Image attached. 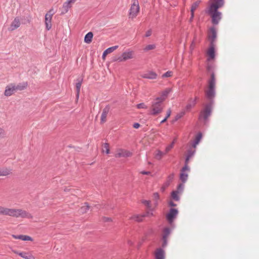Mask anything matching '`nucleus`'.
<instances>
[{
    "instance_id": "1",
    "label": "nucleus",
    "mask_w": 259,
    "mask_h": 259,
    "mask_svg": "<svg viewBox=\"0 0 259 259\" xmlns=\"http://www.w3.org/2000/svg\"><path fill=\"white\" fill-rule=\"evenodd\" d=\"M224 0H210L208 13L212 18V22L214 24H218L221 19V13L218 9L224 5Z\"/></svg>"
},
{
    "instance_id": "2",
    "label": "nucleus",
    "mask_w": 259,
    "mask_h": 259,
    "mask_svg": "<svg viewBox=\"0 0 259 259\" xmlns=\"http://www.w3.org/2000/svg\"><path fill=\"white\" fill-rule=\"evenodd\" d=\"M4 215L14 218H31L30 213L22 209H14L5 207Z\"/></svg>"
},
{
    "instance_id": "3",
    "label": "nucleus",
    "mask_w": 259,
    "mask_h": 259,
    "mask_svg": "<svg viewBox=\"0 0 259 259\" xmlns=\"http://www.w3.org/2000/svg\"><path fill=\"white\" fill-rule=\"evenodd\" d=\"M215 85V78L214 74L213 72L211 74V77L208 81V86L205 91L206 97L209 99H212L214 97L215 92L214 88Z\"/></svg>"
},
{
    "instance_id": "4",
    "label": "nucleus",
    "mask_w": 259,
    "mask_h": 259,
    "mask_svg": "<svg viewBox=\"0 0 259 259\" xmlns=\"http://www.w3.org/2000/svg\"><path fill=\"white\" fill-rule=\"evenodd\" d=\"M162 103V102L156 98L153 101L151 107V114L152 115H156L161 112L163 109Z\"/></svg>"
},
{
    "instance_id": "5",
    "label": "nucleus",
    "mask_w": 259,
    "mask_h": 259,
    "mask_svg": "<svg viewBox=\"0 0 259 259\" xmlns=\"http://www.w3.org/2000/svg\"><path fill=\"white\" fill-rule=\"evenodd\" d=\"M190 157V156H188L187 157V158L186 159V165L183 168L182 170H181V174H180V179H181V181L184 183L187 181V180L188 179V171H189V168L188 167L187 163L189 160Z\"/></svg>"
},
{
    "instance_id": "6",
    "label": "nucleus",
    "mask_w": 259,
    "mask_h": 259,
    "mask_svg": "<svg viewBox=\"0 0 259 259\" xmlns=\"http://www.w3.org/2000/svg\"><path fill=\"white\" fill-rule=\"evenodd\" d=\"M140 7L138 0H134L131 7V18H135L139 13Z\"/></svg>"
},
{
    "instance_id": "7",
    "label": "nucleus",
    "mask_w": 259,
    "mask_h": 259,
    "mask_svg": "<svg viewBox=\"0 0 259 259\" xmlns=\"http://www.w3.org/2000/svg\"><path fill=\"white\" fill-rule=\"evenodd\" d=\"M207 61L210 62L215 58L214 45H210L207 51Z\"/></svg>"
},
{
    "instance_id": "8",
    "label": "nucleus",
    "mask_w": 259,
    "mask_h": 259,
    "mask_svg": "<svg viewBox=\"0 0 259 259\" xmlns=\"http://www.w3.org/2000/svg\"><path fill=\"white\" fill-rule=\"evenodd\" d=\"M171 92V88H166L163 91H161L159 93V97H157L156 99L161 101V102H163L168 97V94Z\"/></svg>"
},
{
    "instance_id": "9",
    "label": "nucleus",
    "mask_w": 259,
    "mask_h": 259,
    "mask_svg": "<svg viewBox=\"0 0 259 259\" xmlns=\"http://www.w3.org/2000/svg\"><path fill=\"white\" fill-rule=\"evenodd\" d=\"M153 215L152 212H150L149 211H147L146 213L144 214H138L134 215L132 218L133 220L135 221L140 222L143 221L144 218L146 217H151Z\"/></svg>"
},
{
    "instance_id": "10",
    "label": "nucleus",
    "mask_w": 259,
    "mask_h": 259,
    "mask_svg": "<svg viewBox=\"0 0 259 259\" xmlns=\"http://www.w3.org/2000/svg\"><path fill=\"white\" fill-rule=\"evenodd\" d=\"M208 37L209 40L210 41V45H214V42L217 37V32L214 28L210 29Z\"/></svg>"
},
{
    "instance_id": "11",
    "label": "nucleus",
    "mask_w": 259,
    "mask_h": 259,
    "mask_svg": "<svg viewBox=\"0 0 259 259\" xmlns=\"http://www.w3.org/2000/svg\"><path fill=\"white\" fill-rule=\"evenodd\" d=\"M16 90L15 89V84L11 83L8 85L5 91V95L6 96H10L14 94V93L16 92Z\"/></svg>"
},
{
    "instance_id": "12",
    "label": "nucleus",
    "mask_w": 259,
    "mask_h": 259,
    "mask_svg": "<svg viewBox=\"0 0 259 259\" xmlns=\"http://www.w3.org/2000/svg\"><path fill=\"white\" fill-rule=\"evenodd\" d=\"M110 107L109 105H107L103 110V112L101 116V123H104L106 121V118L107 115L110 111Z\"/></svg>"
},
{
    "instance_id": "13",
    "label": "nucleus",
    "mask_w": 259,
    "mask_h": 259,
    "mask_svg": "<svg viewBox=\"0 0 259 259\" xmlns=\"http://www.w3.org/2000/svg\"><path fill=\"white\" fill-rule=\"evenodd\" d=\"M200 4V1H197L195 2H194L191 7V17L190 18V21H192L194 17V12L198 8L199 5Z\"/></svg>"
},
{
    "instance_id": "14",
    "label": "nucleus",
    "mask_w": 259,
    "mask_h": 259,
    "mask_svg": "<svg viewBox=\"0 0 259 259\" xmlns=\"http://www.w3.org/2000/svg\"><path fill=\"white\" fill-rule=\"evenodd\" d=\"M130 58V52H125L121 56H115L113 59L114 61L122 62Z\"/></svg>"
},
{
    "instance_id": "15",
    "label": "nucleus",
    "mask_w": 259,
    "mask_h": 259,
    "mask_svg": "<svg viewBox=\"0 0 259 259\" xmlns=\"http://www.w3.org/2000/svg\"><path fill=\"white\" fill-rule=\"evenodd\" d=\"M53 13L49 14L47 13L45 16V24L46 29L49 30L52 27L51 20Z\"/></svg>"
},
{
    "instance_id": "16",
    "label": "nucleus",
    "mask_w": 259,
    "mask_h": 259,
    "mask_svg": "<svg viewBox=\"0 0 259 259\" xmlns=\"http://www.w3.org/2000/svg\"><path fill=\"white\" fill-rule=\"evenodd\" d=\"M20 19L18 17L15 18L12 22L9 30L10 31H13L15 30L20 26Z\"/></svg>"
},
{
    "instance_id": "17",
    "label": "nucleus",
    "mask_w": 259,
    "mask_h": 259,
    "mask_svg": "<svg viewBox=\"0 0 259 259\" xmlns=\"http://www.w3.org/2000/svg\"><path fill=\"white\" fill-rule=\"evenodd\" d=\"M184 188V185L183 184H180L178 188V191H173L171 193V197L175 200H178L179 199V193L180 192L182 191Z\"/></svg>"
},
{
    "instance_id": "18",
    "label": "nucleus",
    "mask_w": 259,
    "mask_h": 259,
    "mask_svg": "<svg viewBox=\"0 0 259 259\" xmlns=\"http://www.w3.org/2000/svg\"><path fill=\"white\" fill-rule=\"evenodd\" d=\"M178 211L176 209H171L169 212L167 214L166 218L167 220L170 222H172L175 217L177 215Z\"/></svg>"
},
{
    "instance_id": "19",
    "label": "nucleus",
    "mask_w": 259,
    "mask_h": 259,
    "mask_svg": "<svg viewBox=\"0 0 259 259\" xmlns=\"http://www.w3.org/2000/svg\"><path fill=\"white\" fill-rule=\"evenodd\" d=\"M157 74L153 71H149L145 73L142 75V77L145 78H148L150 79H154L157 78Z\"/></svg>"
},
{
    "instance_id": "20",
    "label": "nucleus",
    "mask_w": 259,
    "mask_h": 259,
    "mask_svg": "<svg viewBox=\"0 0 259 259\" xmlns=\"http://www.w3.org/2000/svg\"><path fill=\"white\" fill-rule=\"evenodd\" d=\"M28 86L27 82H23L19 83L18 84H15V89L16 91H22L25 90Z\"/></svg>"
},
{
    "instance_id": "21",
    "label": "nucleus",
    "mask_w": 259,
    "mask_h": 259,
    "mask_svg": "<svg viewBox=\"0 0 259 259\" xmlns=\"http://www.w3.org/2000/svg\"><path fill=\"white\" fill-rule=\"evenodd\" d=\"M210 112H211L210 107L209 106H207L205 107L203 112H202L201 116L204 119H206L209 116Z\"/></svg>"
},
{
    "instance_id": "22",
    "label": "nucleus",
    "mask_w": 259,
    "mask_h": 259,
    "mask_svg": "<svg viewBox=\"0 0 259 259\" xmlns=\"http://www.w3.org/2000/svg\"><path fill=\"white\" fill-rule=\"evenodd\" d=\"M128 156V152L124 150L123 149H119L117 151L115 156L116 157H125Z\"/></svg>"
},
{
    "instance_id": "23",
    "label": "nucleus",
    "mask_w": 259,
    "mask_h": 259,
    "mask_svg": "<svg viewBox=\"0 0 259 259\" xmlns=\"http://www.w3.org/2000/svg\"><path fill=\"white\" fill-rule=\"evenodd\" d=\"M11 174V169L6 167L0 168V176H7Z\"/></svg>"
},
{
    "instance_id": "24",
    "label": "nucleus",
    "mask_w": 259,
    "mask_h": 259,
    "mask_svg": "<svg viewBox=\"0 0 259 259\" xmlns=\"http://www.w3.org/2000/svg\"><path fill=\"white\" fill-rule=\"evenodd\" d=\"M76 81L77 82L76 83L75 87L76 90V97L78 98L79 97L80 90L82 83V79L78 78L76 80Z\"/></svg>"
},
{
    "instance_id": "25",
    "label": "nucleus",
    "mask_w": 259,
    "mask_h": 259,
    "mask_svg": "<svg viewBox=\"0 0 259 259\" xmlns=\"http://www.w3.org/2000/svg\"><path fill=\"white\" fill-rule=\"evenodd\" d=\"M93 37V33L92 32H88L84 37V42L87 44H90L92 42Z\"/></svg>"
},
{
    "instance_id": "26",
    "label": "nucleus",
    "mask_w": 259,
    "mask_h": 259,
    "mask_svg": "<svg viewBox=\"0 0 259 259\" xmlns=\"http://www.w3.org/2000/svg\"><path fill=\"white\" fill-rule=\"evenodd\" d=\"M165 154H166L164 152H162L159 150H156L154 153V157L157 160H160Z\"/></svg>"
},
{
    "instance_id": "27",
    "label": "nucleus",
    "mask_w": 259,
    "mask_h": 259,
    "mask_svg": "<svg viewBox=\"0 0 259 259\" xmlns=\"http://www.w3.org/2000/svg\"><path fill=\"white\" fill-rule=\"evenodd\" d=\"M170 229L168 228H165L163 231V240L164 243H166V238L170 234Z\"/></svg>"
},
{
    "instance_id": "28",
    "label": "nucleus",
    "mask_w": 259,
    "mask_h": 259,
    "mask_svg": "<svg viewBox=\"0 0 259 259\" xmlns=\"http://www.w3.org/2000/svg\"><path fill=\"white\" fill-rule=\"evenodd\" d=\"M155 257L156 259H164V252L161 249L157 250L155 253Z\"/></svg>"
},
{
    "instance_id": "29",
    "label": "nucleus",
    "mask_w": 259,
    "mask_h": 259,
    "mask_svg": "<svg viewBox=\"0 0 259 259\" xmlns=\"http://www.w3.org/2000/svg\"><path fill=\"white\" fill-rule=\"evenodd\" d=\"M19 255L25 259H34V257L28 252H21Z\"/></svg>"
},
{
    "instance_id": "30",
    "label": "nucleus",
    "mask_w": 259,
    "mask_h": 259,
    "mask_svg": "<svg viewBox=\"0 0 259 259\" xmlns=\"http://www.w3.org/2000/svg\"><path fill=\"white\" fill-rule=\"evenodd\" d=\"M71 5L68 4L67 2L64 3L63 5V11L62 13L64 14L68 11L69 9L71 7Z\"/></svg>"
},
{
    "instance_id": "31",
    "label": "nucleus",
    "mask_w": 259,
    "mask_h": 259,
    "mask_svg": "<svg viewBox=\"0 0 259 259\" xmlns=\"http://www.w3.org/2000/svg\"><path fill=\"white\" fill-rule=\"evenodd\" d=\"M90 206L88 204V203H85L84 205L80 207L79 209V212L80 213H85L88 210H89Z\"/></svg>"
},
{
    "instance_id": "32",
    "label": "nucleus",
    "mask_w": 259,
    "mask_h": 259,
    "mask_svg": "<svg viewBox=\"0 0 259 259\" xmlns=\"http://www.w3.org/2000/svg\"><path fill=\"white\" fill-rule=\"evenodd\" d=\"M103 152H105L106 154H109L110 152L109 145V144L105 143L103 145L102 148Z\"/></svg>"
},
{
    "instance_id": "33",
    "label": "nucleus",
    "mask_w": 259,
    "mask_h": 259,
    "mask_svg": "<svg viewBox=\"0 0 259 259\" xmlns=\"http://www.w3.org/2000/svg\"><path fill=\"white\" fill-rule=\"evenodd\" d=\"M118 46H113V47H110V48L107 49L105 50L106 51V53H107L108 54H110V53H111L114 51L116 50L118 48Z\"/></svg>"
},
{
    "instance_id": "34",
    "label": "nucleus",
    "mask_w": 259,
    "mask_h": 259,
    "mask_svg": "<svg viewBox=\"0 0 259 259\" xmlns=\"http://www.w3.org/2000/svg\"><path fill=\"white\" fill-rule=\"evenodd\" d=\"M156 46L154 44L148 45L145 46L144 49V50L146 51H148L149 50H154Z\"/></svg>"
},
{
    "instance_id": "35",
    "label": "nucleus",
    "mask_w": 259,
    "mask_h": 259,
    "mask_svg": "<svg viewBox=\"0 0 259 259\" xmlns=\"http://www.w3.org/2000/svg\"><path fill=\"white\" fill-rule=\"evenodd\" d=\"M201 138L202 134L201 133H199L196 137L194 146H196V145L199 143Z\"/></svg>"
},
{
    "instance_id": "36",
    "label": "nucleus",
    "mask_w": 259,
    "mask_h": 259,
    "mask_svg": "<svg viewBox=\"0 0 259 259\" xmlns=\"http://www.w3.org/2000/svg\"><path fill=\"white\" fill-rule=\"evenodd\" d=\"M174 143H175V141H174L172 143H171L170 145H168L166 148H165V153L166 154L167 153H168L174 147Z\"/></svg>"
},
{
    "instance_id": "37",
    "label": "nucleus",
    "mask_w": 259,
    "mask_h": 259,
    "mask_svg": "<svg viewBox=\"0 0 259 259\" xmlns=\"http://www.w3.org/2000/svg\"><path fill=\"white\" fill-rule=\"evenodd\" d=\"M143 203L149 209L148 211L151 212V205H150V201L149 200H144L143 201Z\"/></svg>"
},
{
    "instance_id": "38",
    "label": "nucleus",
    "mask_w": 259,
    "mask_h": 259,
    "mask_svg": "<svg viewBox=\"0 0 259 259\" xmlns=\"http://www.w3.org/2000/svg\"><path fill=\"white\" fill-rule=\"evenodd\" d=\"M170 114H171V110L170 109H168L166 112V116H165V118L161 121V123H163L165 122L166 121V120L167 119V118L170 116Z\"/></svg>"
},
{
    "instance_id": "39",
    "label": "nucleus",
    "mask_w": 259,
    "mask_h": 259,
    "mask_svg": "<svg viewBox=\"0 0 259 259\" xmlns=\"http://www.w3.org/2000/svg\"><path fill=\"white\" fill-rule=\"evenodd\" d=\"M172 75V72L171 71H167L166 72H165V73H164L162 75V77L164 78V77H170Z\"/></svg>"
},
{
    "instance_id": "40",
    "label": "nucleus",
    "mask_w": 259,
    "mask_h": 259,
    "mask_svg": "<svg viewBox=\"0 0 259 259\" xmlns=\"http://www.w3.org/2000/svg\"><path fill=\"white\" fill-rule=\"evenodd\" d=\"M136 106H137V108L138 109H141V108L146 109L147 108V107L143 103L139 104L137 105Z\"/></svg>"
},
{
    "instance_id": "41",
    "label": "nucleus",
    "mask_w": 259,
    "mask_h": 259,
    "mask_svg": "<svg viewBox=\"0 0 259 259\" xmlns=\"http://www.w3.org/2000/svg\"><path fill=\"white\" fill-rule=\"evenodd\" d=\"M21 240H24V241H31L32 239L31 237H30L29 236L23 235L22 238H21Z\"/></svg>"
},
{
    "instance_id": "42",
    "label": "nucleus",
    "mask_w": 259,
    "mask_h": 259,
    "mask_svg": "<svg viewBox=\"0 0 259 259\" xmlns=\"http://www.w3.org/2000/svg\"><path fill=\"white\" fill-rule=\"evenodd\" d=\"M6 136V132L5 131L0 127V138H4Z\"/></svg>"
},
{
    "instance_id": "43",
    "label": "nucleus",
    "mask_w": 259,
    "mask_h": 259,
    "mask_svg": "<svg viewBox=\"0 0 259 259\" xmlns=\"http://www.w3.org/2000/svg\"><path fill=\"white\" fill-rule=\"evenodd\" d=\"M5 207L0 206V214L4 215Z\"/></svg>"
},
{
    "instance_id": "44",
    "label": "nucleus",
    "mask_w": 259,
    "mask_h": 259,
    "mask_svg": "<svg viewBox=\"0 0 259 259\" xmlns=\"http://www.w3.org/2000/svg\"><path fill=\"white\" fill-rule=\"evenodd\" d=\"M103 221L105 222H111L112 220L110 218L104 217V218H103Z\"/></svg>"
},
{
    "instance_id": "45",
    "label": "nucleus",
    "mask_w": 259,
    "mask_h": 259,
    "mask_svg": "<svg viewBox=\"0 0 259 259\" xmlns=\"http://www.w3.org/2000/svg\"><path fill=\"white\" fill-rule=\"evenodd\" d=\"M12 236L15 239H21V238H22L23 235H13Z\"/></svg>"
},
{
    "instance_id": "46",
    "label": "nucleus",
    "mask_w": 259,
    "mask_h": 259,
    "mask_svg": "<svg viewBox=\"0 0 259 259\" xmlns=\"http://www.w3.org/2000/svg\"><path fill=\"white\" fill-rule=\"evenodd\" d=\"M151 34H152V31H151V30H148V31H147L146 32V33H145V36H146V37H148V36H150V35H151Z\"/></svg>"
},
{
    "instance_id": "47",
    "label": "nucleus",
    "mask_w": 259,
    "mask_h": 259,
    "mask_svg": "<svg viewBox=\"0 0 259 259\" xmlns=\"http://www.w3.org/2000/svg\"><path fill=\"white\" fill-rule=\"evenodd\" d=\"M140 125L138 123H135L133 124V126L135 128H138L140 127Z\"/></svg>"
},
{
    "instance_id": "48",
    "label": "nucleus",
    "mask_w": 259,
    "mask_h": 259,
    "mask_svg": "<svg viewBox=\"0 0 259 259\" xmlns=\"http://www.w3.org/2000/svg\"><path fill=\"white\" fill-rule=\"evenodd\" d=\"M154 198L155 199H158L159 198V195L157 193H155L153 194Z\"/></svg>"
},
{
    "instance_id": "49",
    "label": "nucleus",
    "mask_w": 259,
    "mask_h": 259,
    "mask_svg": "<svg viewBox=\"0 0 259 259\" xmlns=\"http://www.w3.org/2000/svg\"><path fill=\"white\" fill-rule=\"evenodd\" d=\"M107 54H108L107 53H106V51H104V52H103V55H102V59L103 60L105 59L106 56H107Z\"/></svg>"
},
{
    "instance_id": "50",
    "label": "nucleus",
    "mask_w": 259,
    "mask_h": 259,
    "mask_svg": "<svg viewBox=\"0 0 259 259\" xmlns=\"http://www.w3.org/2000/svg\"><path fill=\"white\" fill-rule=\"evenodd\" d=\"M75 0H67L66 2L69 4H73L75 2Z\"/></svg>"
},
{
    "instance_id": "51",
    "label": "nucleus",
    "mask_w": 259,
    "mask_h": 259,
    "mask_svg": "<svg viewBox=\"0 0 259 259\" xmlns=\"http://www.w3.org/2000/svg\"><path fill=\"white\" fill-rule=\"evenodd\" d=\"M212 68V66H211L209 65H208V66H207V70H208V71L210 72L211 71Z\"/></svg>"
},
{
    "instance_id": "52",
    "label": "nucleus",
    "mask_w": 259,
    "mask_h": 259,
    "mask_svg": "<svg viewBox=\"0 0 259 259\" xmlns=\"http://www.w3.org/2000/svg\"><path fill=\"white\" fill-rule=\"evenodd\" d=\"M13 251L15 253H16V254H18V255H19V253H21V252H19V251H17V250H13Z\"/></svg>"
},
{
    "instance_id": "53",
    "label": "nucleus",
    "mask_w": 259,
    "mask_h": 259,
    "mask_svg": "<svg viewBox=\"0 0 259 259\" xmlns=\"http://www.w3.org/2000/svg\"><path fill=\"white\" fill-rule=\"evenodd\" d=\"M169 205H170V206H175V205H176L174 203V202H172V201H170V202H169Z\"/></svg>"
},
{
    "instance_id": "54",
    "label": "nucleus",
    "mask_w": 259,
    "mask_h": 259,
    "mask_svg": "<svg viewBox=\"0 0 259 259\" xmlns=\"http://www.w3.org/2000/svg\"><path fill=\"white\" fill-rule=\"evenodd\" d=\"M173 177H174V176H173V175H172L169 176L168 177V179H169V180H171L173 179Z\"/></svg>"
},
{
    "instance_id": "55",
    "label": "nucleus",
    "mask_w": 259,
    "mask_h": 259,
    "mask_svg": "<svg viewBox=\"0 0 259 259\" xmlns=\"http://www.w3.org/2000/svg\"><path fill=\"white\" fill-rule=\"evenodd\" d=\"M48 13H49V14L53 13L54 14L53 9L50 10Z\"/></svg>"
},
{
    "instance_id": "56",
    "label": "nucleus",
    "mask_w": 259,
    "mask_h": 259,
    "mask_svg": "<svg viewBox=\"0 0 259 259\" xmlns=\"http://www.w3.org/2000/svg\"><path fill=\"white\" fill-rule=\"evenodd\" d=\"M142 173L143 174L147 175V174H149L150 172H147V171H143V172H142Z\"/></svg>"
},
{
    "instance_id": "57",
    "label": "nucleus",
    "mask_w": 259,
    "mask_h": 259,
    "mask_svg": "<svg viewBox=\"0 0 259 259\" xmlns=\"http://www.w3.org/2000/svg\"><path fill=\"white\" fill-rule=\"evenodd\" d=\"M179 118H180V117H178V116H177V118H176V120L178 119Z\"/></svg>"
},
{
    "instance_id": "58",
    "label": "nucleus",
    "mask_w": 259,
    "mask_h": 259,
    "mask_svg": "<svg viewBox=\"0 0 259 259\" xmlns=\"http://www.w3.org/2000/svg\"><path fill=\"white\" fill-rule=\"evenodd\" d=\"M162 191H164L165 188L164 187H162Z\"/></svg>"
}]
</instances>
